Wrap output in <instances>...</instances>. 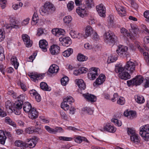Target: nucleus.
Listing matches in <instances>:
<instances>
[{"label": "nucleus", "instance_id": "nucleus-1", "mask_svg": "<svg viewBox=\"0 0 149 149\" xmlns=\"http://www.w3.org/2000/svg\"><path fill=\"white\" fill-rule=\"evenodd\" d=\"M84 1L85 5L81 4L76 9L77 12L81 17L87 14V9H91L94 6V0H84Z\"/></svg>", "mask_w": 149, "mask_h": 149}, {"label": "nucleus", "instance_id": "nucleus-2", "mask_svg": "<svg viewBox=\"0 0 149 149\" xmlns=\"http://www.w3.org/2000/svg\"><path fill=\"white\" fill-rule=\"evenodd\" d=\"M55 10V8L53 4L49 3H46L44 6L40 9L39 11L42 15L51 13Z\"/></svg>", "mask_w": 149, "mask_h": 149}, {"label": "nucleus", "instance_id": "nucleus-3", "mask_svg": "<svg viewBox=\"0 0 149 149\" xmlns=\"http://www.w3.org/2000/svg\"><path fill=\"white\" fill-rule=\"evenodd\" d=\"M139 134L146 141H149V124L146 125L140 128Z\"/></svg>", "mask_w": 149, "mask_h": 149}, {"label": "nucleus", "instance_id": "nucleus-4", "mask_svg": "<svg viewBox=\"0 0 149 149\" xmlns=\"http://www.w3.org/2000/svg\"><path fill=\"white\" fill-rule=\"evenodd\" d=\"M104 36L107 43H113L117 40V37L110 31L106 32Z\"/></svg>", "mask_w": 149, "mask_h": 149}, {"label": "nucleus", "instance_id": "nucleus-5", "mask_svg": "<svg viewBox=\"0 0 149 149\" xmlns=\"http://www.w3.org/2000/svg\"><path fill=\"white\" fill-rule=\"evenodd\" d=\"M143 80V77L140 75L137 76L135 78L132 80L127 81V84L129 86L131 85L136 86L140 85L142 83Z\"/></svg>", "mask_w": 149, "mask_h": 149}, {"label": "nucleus", "instance_id": "nucleus-6", "mask_svg": "<svg viewBox=\"0 0 149 149\" xmlns=\"http://www.w3.org/2000/svg\"><path fill=\"white\" fill-rule=\"evenodd\" d=\"M100 70L97 68L93 67L90 69L89 72L88 74V77L91 80L95 79L99 74Z\"/></svg>", "mask_w": 149, "mask_h": 149}, {"label": "nucleus", "instance_id": "nucleus-7", "mask_svg": "<svg viewBox=\"0 0 149 149\" xmlns=\"http://www.w3.org/2000/svg\"><path fill=\"white\" fill-rule=\"evenodd\" d=\"M127 50L128 48L127 47L121 46L119 47L116 51L117 53L120 56L127 57L129 55L128 54H127Z\"/></svg>", "mask_w": 149, "mask_h": 149}, {"label": "nucleus", "instance_id": "nucleus-8", "mask_svg": "<svg viewBox=\"0 0 149 149\" xmlns=\"http://www.w3.org/2000/svg\"><path fill=\"white\" fill-rule=\"evenodd\" d=\"M135 64L134 63L130 61H127L126 65L124 66L125 70L129 73H132L135 70Z\"/></svg>", "mask_w": 149, "mask_h": 149}, {"label": "nucleus", "instance_id": "nucleus-9", "mask_svg": "<svg viewBox=\"0 0 149 149\" xmlns=\"http://www.w3.org/2000/svg\"><path fill=\"white\" fill-rule=\"evenodd\" d=\"M96 10L99 15L102 17L106 16V8L103 4L101 3L96 6Z\"/></svg>", "mask_w": 149, "mask_h": 149}, {"label": "nucleus", "instance_id": "nucleus-10", "mask_svg": "<svg viewBox=\"0 0 149 149\" xmlns=\"http://www.w3.org/2000/svg\"><path fill=\"white\" fill-rule=\"evenodd\" d=\"M22 38L26 47H29L31 46L33 42L32 41L30 40V37L27 35L22 34Z\"/></svg>", "mask_w": 149, "mask_h": 149}, {"label": "nucleus", "instance_id": "nucleus-11", "mask_svg": "<svg viewBox=\"0 0 149 149\" xmlns=\"http://www.w3.org/2000/svg\"><path fill=\"white\" fill-rule=\"evenodd\" d=\"M60 47L56 45H53L49 48L50 53L53 55H57L60 52Z\"/></svg>", "mask_w": 149, "mask_h": 149}, {"label": "nucleus", "instance_id": "nucleus-12", "mask_svg": "<svg viewBox=\"0 0 149 149\" xmlns=\"http://www.w3.org/2000/svg\"><path fill=\"white\" fill-rule=\"evenodd\" d=\"M130 25L131 28L130 29V31L131 33L133 32L134 34H133L131 33H130V34L134 37L133 38L130 39L132 40H134L135 37L139 32V29L137 26L135 25L131 24Z\"/></svg>", "mask_w": 149, "mask_h": 149}, {"label": "nucleus", "instance_id": "nucleus-13", "mask_svg": "<svg viewBox=\"0 0 149 149\" xmlns=\"http://www.w3.org/2000/svg\"><path fill=\"white\" fill-rule=\"evenodd\" d=\"M59 40L61 42L62 45L66 47H68L72 43L71 40L69 37L60 38Z\"/></svg>", "mask_w": 149, "mask_h": 149}, {"label": "nucleus", "instance_id": "nucleus-14", "mask_svg": "<svg viewBox=\"0 0 149 149\" xmlns=\"http://www.w3.org/2000/svg\"><path fill=\"white\" fill-rule=\"evenodd\" d=\"M52 34L56 36L59 37L60 35H63L65 34L64 30L58 28H54L52 31Z\"/></svg>", "mask_w": 149, "mask_h": 149}, {"label": "nucleus", "instance_id": "nucleus-15", "mask_svg": "<svg viewBox=\"0 0 149 149\" xmlns=\"http://www.w3.org/2000/svg\"><path fill=\"white\" fill-rule=\"evenodd\" d=\"M39 45L43 51L46 52L47 51V49L48 47V44L45 40H40L39 42Z\"/></svg>", "mask_w": 149, "mask_h": 149}, {"label": "nucleus", "instance_id": "nucleus-16", "mask_svg": "<svg viewBox=\"0 0 149 149\" xmlns=\"http://www.w3.org/2000/svg\"><path fill=\"white\" fill-rule=\"evenodd\" d=\"M83 96L89 102H94L96 101V97L94 95L91 94L86 93V94H83Z\"/></svg>", "mask_w": 149, "mask_h": 149}, {"label": "nucleus", "instance_id": "nucleus-17", "mask_svg": "<svg viewBox=\"0 0 149 149\" xmlns=\"http://www.w3.org/2000/svg\"><path fill=\"white\" fill-rule=\"evenodd\" d=\"M38 116V112L34 108H32L30 112L29 113V117L32 119H34L37 118Z\"/></svg>", "mask_w": 149, "mask_h": 149}, {"label": "nucleus", "instance_id": "nucleus-18", "mask_svg": "<svg viewBox=\"0 0 149 149\" xmlns=\"http://www.w3.org/2000/svg\"><path fill=\"white\" fill-rule=\"evenodd\" d=\"M29 76L30 77L31 80L34 82H36L38 80L42 78V75L38 74L37 73H32Z\"/></svg>", "mask_w": 149, "mask_h": 149}, {"label": "nucleus", "instance_id": "nucleus-19", "mask_svg": "<svg viewBox=\"0 0 149 149\" xmlns=\"http://www.w3.org/2000/svg\"><path fill=\"white\" fill-rule=\"evenodd\" d=\"M75 82L80 90H84L86 88V84L83 80L76 79L75 80Z\"/></svg>", "mask_w": 149, "mask_h": 149}, {"label": "nucleus", "instance_id": "nucleus-20", "mask_svg": "<svg viewBox=\"0 0 149 149\" xmlns=\"http://www.w3.org/2000/svg\"><path fill=\"white\" fill-rule=\"evenodd\" d=\"M103 130L104 131H106L109 132L113 133L116 131V128L110 124H108L104 126Z\"/></svg>", "mask_w": 149, "mask_h": 149}, {"label": "nucleus", "instance_id": "nucleus-21", "mask_svg": "<svg viewBox=\"0 0 149 149\" xmlns=\"http://www.w3.org/2000/svg\"><path fill=\"white\" fill-rule=\"evenodd\" d=\"M120 32L124 36L129 38L130 39H132L134 37L130 34V33L125 29L122 28L120 29Z\"/></svg>", "mask_w": 149, "mask_h": 149}, {"label": "nucleus", "instance_id": "nucleus-22", "mask_svg": "<svg viewBox=\"0 0 149 149\" xmlns=\"http://www.w3.org/2000/svg\"><path fill=\"white\" fill-rule=\"evenodd\" d=\"M116 8L120 16L123 17L126 15L125 10L123 6H116Z\"/></svg>", "mask_w": 149, "mask_h": 149}, {"label": "nucleus", "instance_id": "nucleus-23", "mask_svg": "<svg viewBox=\"0 0 149 149\" xmlns=\"http://www.w3.org/2000/svg\"><path fill=\"white\" fill-rule=\"evenodd\" d=\"M126 70L124 71L123 72L120 74H118V77L122 79L127 80L130 78V75L129 73L128 72H127Z\"/></svg>", "mask_w": 149, "mask_h": 149}, {"label": "nucleus", "instance_id": "nucleus-24", "mask_svg": "<svg viewBox=\"0 0 149 149\" xmlns=\"http://www.w3.org/2000/svg\"><path fill=\"white\" fill-rule=\"evenodd\" d=\"M105 76L103 74H100L95 82V85H101L103 83L105 79Z\"/></svg>", "mask_w": 149, "mask_h": 149}, {"label": "nucleus", "instance_id": "nucleus-25", "mask_svg": "<svg viewBox=\"0 0 149 149\" xmlns=\"http://www.w3.org/2000/svg\"><path fill=\"white\" fill-rule=\"evenodd\" d=\"M31 104L28 102L24 103L23 104V109L26 113H29L32 109Z\"/></svg>", "mask_w": 149, "mask_h": 149}, {"label": "nucleus", "instance_id": "nucleus-26", "mask_svg": "<svg viewBox=\"0 0 149 149\" xmlns=\"http://www.w3.org/2000/svg\"><path fill=\"white\" fill-rule=\"evenodd\" d=\"M59 70V67L55 64H52L51 65L48 70L49 72L51 74L57 72Z\"/></svg>", "mask_w": 149, "mask_h": 149}, {"label": "nucleus", "instance_id": "nucleus-27", "mask_svg": "<svg viewBox=\"0 0 149 149\" xmlns=\"http://www.w3.org/2000/svg\"><path fill=\"white\" fill-rule=\"evenodd\" d=\"M10 61L11 64L14 66L15 69H17L19 63L17 61V57L15 56H13L11 58Z\"/></svg>", "mask_w": 149, "mask_h": 149}, {"label": "nucleus", "instance_id": "nucleus-28", "mask_svg": "<svg viewBox=\"0 0 149 149\" xmlns=\"http://www.w3.org/2000/svg\"><path fill=\"white\" fill-rule=\"evenodd\" d=\"M125 70V67H123L121 65H117L115 66V71L117 73L120 74L122 73Z\"/></svg>", "mask_w": 149, "mask_h": 149}, {"label": "nucleus", "instance_id": "nucleus-29", "mask_svg": "<svg viewBox=\"0 0 149 149\" xmlns=\"http://www.w3.org/2000/svg\"><path fill=\"white\" fill-rule=\"evenodd\" d=\"M130 137L131 141L136 144L138 143L140 141V138L136 133L132 136H130Z\"/></svg>", "mask_w": 149, "mask_h": 149}, {"label": "nucleus", "instance_id": "nucleus-30", "mask_svg": "<svg viewBox=\"0 0 149 149\" xmlns=\"http://www.w3.org/2000/svg\"><path fill=\"white\" fill-rule=\"evenodd\" d=\"M6 139V137L4 132L0 130V143L2 144H4Z\"/></svg>", "mask_w": 149, "mask_h": 149}, {"label": "nucleus", "instance_id": "nucleus-31", "mask_svg": "<svg viewBox=\"0 0 149 149\" xmlns=\"http://www.w3.org/2000/svg\"><path fill=\"white\" fill-rule=\"evenodd\" d=\"M93 31V29L91 26H87L86 28L85 34L84 36L85 38H86L90 36L92 33Z\"/></svg>", "mask_w": 149, "mask_h": 149}, {"label": "nucleus", "instance_id": "nucleus-32", "mask_svg": "<svg viewBox=\"0 0 149 149\" xmlns=\"http://www.w3.org/2000/svg\"><path fill=\"white\" fill-rule=\"evenodd\" d=\"M23 102L21 100H18L14 104V108L17 109H21L22 108V105H23Z\"/></svg>", "mask_w": 149, "mask_h": 149}, {"label": "nucleus", "instance_id": "nucleus-33", "mask_svg": "<svg viewBox=\"0 0 149 149\" xmlns=\"http://www.w3.org/2000/svg\"><path fill=\"white\" fill-rule=\"evenodd\" d=\"M34 140L33 139H30L29 141H27L28 143L24 144V147L32 148L35 146L36 144L35 142L33 141Z\"/></svg>", "mask_w": 149, "mask_h": 149}, {"label": "nucleus", "instance_id": "nucleus-34", "mask_svg": "<svg viewBox=\"0 0 149 149\" xmlns=\"http://www.w3.org/2000/svg\"><path fill=\"white\" fill-rule=\"evenodd\" d=\"M40 87L41 89L44 91H50L51 90L50 88L48 87L47 83L45 82H42L40 83Z\"/></svg>", "mask_w": 149, "mask_h": 149}, {"label": "nucleus", "instance_id": "nucleus-35", "mask_svg": "<svg viewBox=\"0 0 149 149\" xmlns=\"http://www.w3.org/2000/svg\"><path fill=\"white\" fill-rule=\"evenodd\" d=\"M135 100L138 103L141 104L144 102V98L142 96L136 95L135 96Z\"/></svg>", "mask_w": 149, "mask_h": 149}, {"label": "nucleus", "instance_id": "nucleus-36", "mask_svg": "<svg viewBox=\"0 0 149 149\" xmlns=\"http://www.w3.org/2000/svg\"><path fill=\"white\" fill-rule=\"evenodd\" d=\"M129 47L132 50H135L136 49V47L141 52H144V49L141 48L139 45H137L136 46H135L134 44H130L129 45Z\"/></svg>", "mask_w": 149, "mask_h": 149}, {"label": "nucleus", "instance_id": "nucleus-37", "mask_svg": "<svg viewBox=\"0 0 149 149\" xmlns=\"http://www.w3.org/2000/svg\"><path fill=\"white\" fill-rule=\"evenodd\" d=\"M73 52L72 49L69 48L63 52V55L65 57H68Z\"/></svg>", "mask_w": 149, "mask_h": 149}, {"label": "nucleus", "instance_id": "nucleus-38", "mask_svg": "<svg viewBox=\"0 0 149 149\" xmlns=\"http://www.w3.org/2000/svg\"><path fill=\"white\" fill-rule=\"evenodd\" d=\"M70 34L72 37L73 38H78L79 39L80 38V35L81 34L79 33H77L74 31H71L70 32Z\"/></svg>", "mask_w": 149, "mask_h": 149}, {"label": "nucleus", "instance_id": "nucleus-39", "mask_svg": "<svg viewBox=\"0 0 149 149\" xmlns=\"http://www.w3.org/2000/svg\"><path fill=\"white\" fill-rule=\"evenodd\" d=\"M117 56L114 54L110 55L108 57V61H109V63L114 62L117 59Z\"/></svg>", "mask_w": 149, "mask_h": 149}, {"label": "nucleus", "instance_id": "nucleus-40", "mask_svg": "<svg viewBox=\"0 0 149 149\" xmlns=\"http://www.w3.org/2000/svg\"><path fill=\"white\" fill-rule=\"evenodd\" d=\"M5 122L9 125L13 126V127H15L16 125L15 123L13 122L10 118L7 117L5 118Z\"/></svg>", "mask_w": 149, "mask_h": 149}, {"label": "nucleus", "instance_id": "nucleus-41", "mask_svg": "<svg viewBox=\"0 0 149 149\" xmlns=\"http://www.w3.org/2000/svg\"><path fill=\"white\" fill-rule=\"evenodd\" d=\"M38 18L36 13H34L32 18V24L33 25L36 24L38 22Z\"/></svg>", "mask_w": 149, "mask_h": 149}, {"label": "nucleus", "instance_id": "nucleus-42", "mask_svg": "<svg viewBox=\"0 0 149 149\" xmlns=\"http://www.w3.org/2000/svg\"><path fill=\"white\" fill-rule=\"evenodd\" d=\"M77 60L80 61H84L87 59V57L83 55L79 54L77 56Z\"/></svg>", "mask_w": 149, "mask_h": 149}, {"label": "nucleus", "instance_id": "nucleus-43", "mask_svg": "<svg viewBox=\"0 0 149 149\" xmlns=\"http://www.w3.org/2000/svg\"><path fill=\"white\" fill-rule=\"evenodd\" d=\"M63 101L67 103L71 104L74 102V100L72 97L70 96H67V97L63 99Z\"/></svg>", "mask_w": 149, "mask_h": 149}, {"label": "nucleus", "instance_id": "nucleus-44", "mask_svg": "<svg viewBox=\"0 0 149 149\" xmlns=\"http://www.w3.org/2000/svg\"><path fill=\"white\" fill-rule=\"evenodd\" d=\"M82 111L89 114H92L93 113V110L89 107H86L82 109Z\"/></svg>", "mask_w": 149, "mask_h": 149}, {"label": "nucleus", "instance_id": "nucleus-45", "mask_svg": "<svg viewBox=\"0 0 149 149\" xmlns=\"http://www.w3.org/2000/svg\"><path fill=\"white\" fill-rule=\"evenodd\" d=\"M25 142H24L20 140H17L15 142V144L16 146L19 147H24Z\"/></svg>", "mask_w": 149, "mask_h": 149}, {"label": "nucleus", "instance_id": "nucleus-46", "mask_svg": "<svg viewBox=\"0 0 149 149\" xmlns=\"http://www.w3.org/2000/svg\"><path fill=\"white\" fill-rule=\"evenodd\" d=\"M5 32L3 29H0V42L3 41L5 38Z\"/></svg>", "mask_w": 149, "mask_h": 149}, {"label": "nucleus", "instance_id": "nucleus-47", "mask_svg": "<svg viewBox=\"0 0 149 149\" xmlns=\"http://www.w3.org/2000/svg\"><path fill=\"white\" fill-rule=\"evenodd\" d=\"M61 107L62 109L65 111L68 110L70 107L67 103L64 101L61 104Z\"/></svg>", "mask_w": 149, "mask_h": 149}, {"label": "nucleus", "instance_id": "nucleus-48", "mask_svg": "<svg viewBox=\"0 0 149 149\" xmlns=\"http://www.w3.org/2000/svg\"><path fill=\"white\" fill-rule=\"evenodd\" d=\"M69 78L67 77H64L61 79V83L62 85L65 86L68 81Z\"/></svg>", "mask_w": 149, "mask_h": 149}, {"label": "nucleus", "instance_id": "nucleus-49", "mask_svg": "<svg viewBox=\"0 0 149 149\" xmlns=\"http://www.w3.org/2000/svg\"><path fill=\"white\" fill-rule=\"evenodd\" d=\"M117 103L120 105H122L125 103V100L124 98L123 97H120L117 98Z\"/></svg>", "mask_w": 149, "mask_h": 149}, {"label": "nucleus", "instance_id": "nucleus-50", "mask_svg": "<svg viewBox=\"0 0 149 149\" xmlns=\"http://www.w3.org/2000/svg\"><path fill=\"white\" fill-rule=\"evenodd\" d=\"M63 20L64 23L66 24H68L72 21V18L70 16H66L63 18Z\"/></svg>", "mask_w": 149, "mask_h": 149}, {"label": "nucleus", "instance_id": "nucleus-51", "mask_svg": "<svg viewBox=\"0 0 149 149\" xmlns=\"http://www.w3.org/2000/svg\"><path fill=\"white\" fill-rule=\"evenodd\" d=\"M111 120L115 125L118 127L122 125L121 122L120 121H119L117 119L112 118Z\"/></svg>", "mask_w": 149, "mask_h": 149}, {"label": "nucleus", "instance_id": "nucleus-52", "mask_svg": "<svg viewBox=\"0 0 149 149\" xmlns=\"http://www.w3.org/2000/svg\"><path fill=\"white\" fill-rule=\"evenodd\" d=\"M3 52V49L2 46L0 45V60L1 61H2L5 58Z\"/></svg>", "mask_w": 149, "mask_h": 149}, {"label": "nucleus", "instance_id": "nucleus-53", "mask_svg": "<svg viewBox=\"0 0 149 149\" xmlns=\"http://www.w3.org/2000/svg\"><path fill=\"white\" fill-rule=\"evenodd\" d=\"M13 104L9 100H8L5 103V107L7 109H11Z\"/></svg>", "mask_w": 149, "mask_h": 149}, {"label": "nucleus", "instance_id": "nucleus-54", "mask_svg": "<svg viewBox=\"0 0 149 149\" xmlns=\"http://www.w3.org/2000/svg\"><path fill=\"white\" fill-rule=\"evenodd\" d=\"M74 2L72 1L69 2L67 4V8L69 11L72 10L74 8Z\"/></svg>", "mask_w": 149, "mask_h": 149}, {"label": "nucleus", "instance_id": "nucleus-55", "mask_svg": "<svg viewBox=\"0 0 149 149\" xmlns=\"http://www.w3.org/2000/svg\"><path fill=\"white\" fill-rule=\"evenodd\" d=\"M45 129L50 133L54 134L55 130L54 129L52 128L49 126L47 125L45 126Z\"/></svg>", "mask_w": 149, "mask_h": 149}, {"label": "nucleus", "instance_id": "nucleus-56", "mask_svg": "<svg viewBox=\"0 0 149 149\" xmlns=\"http://www.w3.org/2000/svg\"><path fill=\"white\" fill-rule=\"evenodd\" d=\"M143 52V55L144 56V58L146 62L149 64V54L147 52Z\"/></svg>", "mask_w": 149, "mask_h": 149}, {"label": "nucleus", "instance_id": "nucleus-57", "mask_svg": "<svg viewBox=\"0 0 149 149\" xmlns=\"http://www.w3.org/2000/svg\"><path fill=\"white\" fill-rule=\"evenodd\" d=\"M136 113L135 111H130V114L128 118L131 119H133L136 117Z\"/></svg>", "mask_w": 149, "mask_h": 149}, {"label": "nucleus", "instance_id": "nucleus-58", "mask_svg": "<svg viewBox=\"0 0 149 149\" xmlns=\"http://www.w3.org/2000/svg\"><path fill=\"white\" fill-rule=\"evenodd\" d=\"M5 26L6 29H12L13 28H18V26L17 25H13L12 24H6Z\"/></svg>", "mask_w": 149, "mask_h": 149}, {"label": "nucleus", "instance_id": "nucleus-59", "mask_svg": "<svg viewBox=\"0 0 149 149\" xmlns=\"http://www.w3.org/2000/svg\"><path fill=\"white\" fill-rule=\"evenodd\" d=\"M58 139L60 140H63V141H70L72 139V138L65 136H59Z\"/></svg>", "mask_w": 149, "mask_h": 149}, {"label": "nucleus", "instance_id": "nucleus-60", "mask_svg": "<svg viewBox=\"0 0 149 149\" xmlns=\"http://www.w3.org/2000/svg\"><path fill=\"white\" fill-rule=\"evenodd\" d=\"M127 132L128 135L130 136H132L136 133L134 130L129 128L127 129Z\"/></svg>", "mask_w": 149, "mask_h": 149}, {"label": "nucleus", "instance_id": "nucleus-61", "mask_svg": "<svg viewBox=\"0 0 149 149\" xmlns=\"http://www.w3.org/2000/svg\"><path fill=\"white\" fill-rule=\"evenodd\" d=\"M75 141L78 143H80L82 142V137L78 136L74 138Z\"/></svg>", "mask_w": 149, "mask_h": 149}, {"label": "nucleus", "instance_id": "nucleus-62", "mask_svg": "<svg viewBox=\"0 0 149 149\" xmlns=\"http://www.w3.org/2000/svg\"><path fill=\"white\" fill-rule=\"evenodd\" d=\"M88 71V69L84 67H81L79 68V71L81 74L86 73Z\"/></svg>", "mask_w": 149, "mask_h": 149}, {"label": "nucleus", "instance_id": "nucleus-63", "mask_svg": "<svg viewBox=\"0 0 149 149\" xmlns=\"http://www.w3.org/2000/svg\"><path fill=\"white\" fill-rule=\"evenodd\" d=\"M6 113L3 110V107H0V116L2 117H4L6 116Z\"/></svg>", "mask_w": 149, "mask_h": 149}, {"label": "nucleus", "instance_id": "nucleus-64", "mask_svg": "<svg viewBox=\"0 0 149 149\" xmlns=\"http://www.w3.org/2000/svg\"><path fill=\"white\" fill-rule=\"evenodd\" d=\"M144 16L147 19V21L149 22V11L145 12L144 13Z\"/></svg>", "mask_w": 149, "mask_h": 149}]
</instances>
